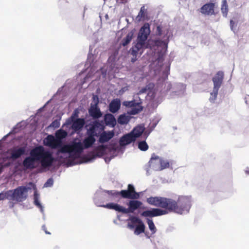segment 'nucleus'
Segmentation results:
<instances>
[{
  "instance_id": "obj_1",
  "label": "nucleus",
  "mask_w": 249,
  "mask_h": 249,
  "mask_svg": "<svg viewBox=\"0 0 249 249\" xmlns=\"http://www.w3.org/2000/svg\"><path fill=\"white\" fill-rule=\"evenodd\" d=\"M146 202L150 205L158 208L143 211L141 215L144 217H153L176 213V201L172 198L161 196H151L147 198Z\"/></svg>"
},
{
  "instance_id": "obj_2",
  "label": "nucleus",
  "mask_w": 249,
  "mask_h": 249,
  "mask_svg": "<svg viewBox=\"0 0 249 249\" xmlns=\"http://www.w3.org/2000/svg\"><path fill=\"white\" fill-rule=\"evenodd\" d=\"M36 161H39L42 167L47 168L52 165L54 158L51 152L46 150L42 146H38L31 151L30 156L24 160L23 165L26 169H33L36 168Z\"/></svg>"
},
{
  "instance_id": "obj_3",
  "label": "nucleus",
  "mask_w": 249,
  "mask_h": 249,
  "mask_svg": "<svg viewBox=\"0 0 249 249\" xmlns=\"http://www.w3.org/2000/svg\"><path fill=\"white\" fill-rule=\"evenodd\" d=\"M155 35L161 37L162 39L158 38L152 40V46H149V44H147L146 48L151 49L154 47H161L167 49L170 37L169 28L167 26L161 24H158L156 27Z\"/></svg>"
},
{
  "instance_id": "obj_4",
  "label": "nucleus",
  "mask_w": 249,
  "mask_h": 249,
  "mask_svg": "<svg viewBox=\"0 0 249 249\" xmlns=\"http://www.w3.org/2000/svg\"><path fill=\"white\" fill-rule=\"evenodd\" d=\"M176 203V213L181 214L189 212L191 206V199L189 196H179Z\"/></svg>"
},
{
  "instance_id": "obj_5",
  "label": "nucleus",
  "mask_w": 249,
  "mask_h": 249,
  "mask_svg": "<svg viewBox=\"0 0 249 249\" xmlns=\"http://www.w3.org/2000/svg\"><path fill=\"white\" fill-rule=\"evenodd\" d=\"M89 128L87 129V135H91L94 137H99L101 132L104 131L105 126L98 121L91 122L89 125Z\"/></svg>"
},
{
  "instance_id": "obj_6",
  "label": "nucleus",
  "mask_w": 249,
  "mask_h": 249,
  "mask_svg": "<svg viewBox=\"0 0 249 249\" xmlns=\"http://www.w3.org/2000/svg\"><path fill=\"white\" fill-rule=\"evenodd\" d=\"M150 32L149 24L145 23L139 31L137 41L145 44V41L150 34Z\"/></svg>"
},
{
  "instance_id": "obj_7",
  "label": "nucleus",
  "mask_w": 249,
  "mask_h": 249,
  "mask_svg": "<svg viewBox=\"0 0 249 249\" xmlns=\"http://www.w3.org/2000/svg\"><path fill=\"white\" fill-rule=\"evenodd\" d=\"M93 99L94 101V104L91 105L89 109V115L93 119H98L102 116V113L100 108L98 107L99 101L97 96L94 95Z\"/></svg>"
},
{
  "instance_id": "obj_8",
  "label": "nucleus",
  "mask_w": 249,
  "mask_h": 249,
  "mask_svg": "<svg viewBox=\"0 0 249 249\" xmlns=\"http://www.w3.org/2000/svg\"><path fill=\"white\" fill-rule=\"evenodd\" d=\"M28 189L25 186H19L14 190L12 194L13 199L21 202L26 198Z\"/></svg>"
},
{
  "instance_id": "obj_9",
  "label": "nucleus",
  "mask_w": 249,
  "mask_h": 249,
  "mask_svg": "<svg viewBox=\"0 0 249 249\" xmlns=\"http://www.w3.org/2000/svg\"><path fill=\"white\" fill-rule=\"evenodd\" d=\"M45 145L51 147L52 149H55L60 147L62 144V141L58 140L52 135H49L44 140Z\"/></svg>"
},
{
  "instance_id": "obj_10",
  "label": "nucleus",
  "mask_w": 249,
  "mask_h": 249,
  "mask_svg": "<svg viewBox=\"0 0 249 249\" xmlns=\"http://www.w3.org/2000/svg\"><path fill=\"white\" fill-rule=\"evenodd\" d=\"M123 105L128 107H131L130 114L131 115H135L139 113L142 110V107L140 103H136L135 100L131 101H124Z\"/></svg>"
},
{
  "instance_id": "obj_11",
  "label": "nucleus",
  "mask_w": 249,
  "mask_h": 249,
  "mask_svg": "<svg viewBox=\"0 0 249 249\" xmlns=\"http://www.w3.org/2000/svg\"><path fill=\"white\" fill-rule=\"evenodd\" d=\"M130 221L132 224H138L134 231L135 234L139 235L144 232L145 227L140 219L136 216H132L130 218Z\"/></svg>"
},
{
  "instance_id": "obj_12",
  "label": "nucleus",
  "mask_w": 249,
  "mask_h": 249,
  "mask_svg": "<svg viewBox=\"0 0 249 249\" xmlns=\"http://www.w3.org/2000/svg\"><path fill=\"white\" fill-rule=\"evenodd\" d=\"M161 157L153 153L148 162V167L155 171H159Z\"/></svg>"
},
{
  "instance_id": "obj_13",
  "label": "nucleus",
  "mask_w": 249,
  "mask_h": 249,
  "mask_svg": "<svg viewBox=\"0 0 249 249\" xmlns=\"http://www.w3.org/2000/svg\"><path fill=\"white\" fill-rule=\"evenodd\" d=\"M128 208H125L126 210L124 213H133L136 210L140 208L142 205V203L137 200H130L128 203Z\"/></svg>"
},
{
  "instance_id": "obj_14",
  "label": "nucleus",
  "mask_w": 249,
  "mask_h": 249,
  "mask_svg": "<svg viewBox=\"0 0 249 249\" xmlns=\"http://www.w3.org/2000/svg\"><path fill=\"white\" fill-rule=\"evenodd\" d=\"M145 44L137 41L136 44L133 46L130 49V53L133 55L134 57L132 58L131 61L134 62L137 59V56L138 54L140 53V54L142 53L141 50L144 47Z\"/></svg>"
},
{
  "instance_id": "obj_15",
  "label": "nucleus",
  "mask_w": 249,
  "mask_h": 249,
  "mask_svg": "<svg viewBox=\"0 0 249 249\" xmlns=\"http://www.w3.org/2000/svg\"><path fill=\"white\" fill-rule=\"evenodd\" d=\"M224 72L222 71H218L214 76L213 78V88L219 89L222 84L224 79Z\"/></svg>"
},
{
  "instance_id": "obj_16",
  "label": "nucleus",
  "mask_w": 249,
  "mask_h": 249,
  "mask_svg": "<svg viewBox=\"0 0 249 249\" xmlns=\"http://www.w3.org/2000/svg\"><path fill=\"white\" fill-rule=\"evenodd\" d=\"M71 121L72 123L71 127L74 132L80 131L85 124V119L83 118H76L74 120Z\"/></svg>"
},
{
  "instance_id": "obj_17",
  "label": "nucleus",
  "mask_w": 249,
  "mask_h": 249,
  "mask_svg": "<svg viewBox=\"0 0 249 249\" xmlns=\"http://www.w3.org/2000/svg\"><path fill=\"white\" fill-rule=\"evenodd\" d=\"M107 147L106 145H101L96 147L94 149V152H91L89 154L90 159H93L96 157H101L105 154L106 149Z\"/></svg>"
},
{
  "instance_id": "obj_18",
  "label": "nucleus",
  "mask_w": 249,
  "mask_h": 249,
  "mask_svg": "<svg viewBox=\"0 0 249 249\" xmlns=\"http://www.w3.org/2000/svg\"><path fill=\"white\" fill-rule=\"evenodd\" d=\"M136 140L135 136H133L131 132L122 136L120 140V145L122 146L126 145L134 142Z\"/></svg>"
},
{
  "instance_id": "obj_19",
  "label": "nucleus",
  "mask_w": 249,
  "mask_h": 249,
  "mask_svg": "<svg viewBox=\"0 0 249 249\" xmlns=\"http://www.w3.org/2000/svg\"><path fill=\"white\" fill-rule=\"evenodd\" d=\"M215 4L214 3H209L203 5V14L208 16L215 15L217 11H215Z\"/></svg>"
},
{
  "instance_id": "obj_20",
  "label": "nucleus",
  "mask_w": 249,
  "mask_h": 249,
  "mask_svg": "<svg viewBox=\"0 0 249 249\" xmlns=\"http://www.w3.org/2000/svg\"><path fill=\"white\" fill-rule=\"evenodd\" d=\"M114 135V132L113 130L107 132L103 131L99 135V142L102 143L107 142L112 138Z\"/></svg>"
},
{
  "instance_id": "obj_21",
  "label": "nucleus",
  "mask_w": 249,
  "mask_h": 249,
  "mask_svg": "<svg viewBox=\"0 0 249 249\" xmlns=\"http://www.w3.org/2000/svg\"><path fill=\"white\" fill-rule=\"evenodd\" d=\"M101 206L106 209L114 210L117 212H121L123 213H124V212H125L126 211L124 209V207L114 203H109L105 205H102Z\"/></svg>"
},
{
  "instance_id": "obj_22",
  "label": "nucleus",
  "mask_w": 249,
  "mask_h": 249,
  "mask_svg": "<svg viewBox=\"0 0 249 249\" xmlns=\"http://www.w3.org/2000/svg\"><path fill=\"white\" fill-rule=\"evenodd\" d=\"M104 121L106 125L114 127L116 124V120L113 115L107 113L104 116Z\"/></svg>"
},
{
  "instance_id": "obj_23",
  "label": "nucleus",
  "mask_w": 249,
  "mask_h": 249,
  "mask_svg": "<svg viewBox=\"0 0 249 249\" xmlns=\"http://www.w3.org/2000/svg\"><path fill=\"white\" fill-rule=\"evenodd\" d=\"M121 107V101L118 99H113L109 104V110L112 113L117 112Z\"/></svg>"
},
{
  "instance_id": "obj_24",
  "label": "nucleus",
  "mask_w": 249,
  "mask_h": 249,
  "mask_svg": "<svg viewBox=\"0 0 249 249\" xmlns=\"http://www.w3.org/2000/svg\"><path fill=\"white\" fill-rule=\"evenodd\" d=\"M104 192L108 196V201H119L120 197L119 191L116 190H105Z\"/></svg>"
},
{
  "instance_id": "obj_25",
  "label": "nucleus",
  "mask_w": 249,
  "mask_h": 249,
  "mask_svg": "<svg viewBox=\"0 0 249 249\" xmlns=\"http://www.w3.org/2000/svg\"><path fill=\"white\" fill-rule=\"evenodd\" d=\"M25 149L24 147H20L19 148H14L11 150V158L16 160L19 157L25 153Z\"/></svg>"
},
{
  "instance_id": "obj_26",
  "label": "nucleus",
  "mask_w": 249,
  "mask_h": 249,
  "mask_svg": "<svg viewBox=\"0 0 249 249\" xmlns=\"http://www.w3.org/2000/svg\"><path fill=\"white\" fill-rule=\"evenodd\" d=\"M71 153L74 152L75 154L79 155L82 152L84 147H83L82 144L80 142H74L71 145Z\"/></svg>"
},
{
  "instance_id": "obj_27",
  "label": "nucleus",
  "mask_w": 249,
  "mask_h": 249,
  "mask_svg": "<svg viewBox=\"0 0 249 249\" xmlns=\"http://www.w3.org/2000/svg\"><path fill=\"white\" fill-rule=\"evenodd\" d=\"M95 137L91 135H88V137L83 141L84 148H88L92 146L95 142Z\"/></svg>"
},
{
  "instance_id": "obj_28",
  "label": "nucleus",
  "mask_w": 249,
  "mask_h": 249,
  "mask_svg": "<svg viewBox=\"0 0 249 249\" xmlns=\"http://www.w3.org/2000/svg\"><path fill=\"white\" fill-rule=\"evenodd\" d=\"M144 128L142 126H137L135 127L131 132V134L133 136H135V138L136 140L137 138L140 137L142 133L143 132Z\"/></svg>"
},
{
  "instance_id": "obj_29",
  "label": "nucleus",
  "mask_w": 249,
  "mask_h": 249,
  "mask_svg": "<svg viewBox=\"0 0 249 249\" xmlns=\"http://www.w3.org/2000/svg\"><path fill=\"white\" fill-rule=\"evenodd\" d=\"M133 36V33L130 32L128 33L126 37L123 39L121 41V45L123 46H125L128 45L131 41Z\"/></svg>"
},
{
  "instance_id": "obj_30",
  "label": "nucleus",
  "mask_w": 249,
  "mask_h": 249,
  "mask_svg": "<svg viewBox=\"0 0 249 249\" xmlns=\"http://www.w3.org/2000/svg\"><path fill=\"white\" fill-rule=\"evenodd\" d=\"M119 196L124 198H131V199H137V196H135L134 195H131L129 193V191L126 190H123L121 191H119Z\"/></svg>"
},
{
  "instance_id": "obj_31",
  "label": "nucleus",
  "mask_w": 249,
  "mask_h": 249,
  "mask_svg": "<svg viewBox=\"0 0 249 249\" xmlns=\"http://www.w3.org/2000/svg\"><path fill=\"white\" fill-rule=\"evenodd\" d=\"M170 162L169 160H165L162 158L160 159L159 171L163 170L170 167Z\"/></svg>"
},
{
  "instance_id": "obj_32",
  "label": "nucleus",
  "mask_w": 249,
  "mask_h": 249,
  "mask_svg": "<svg viewBox=\"0 0 249 249\" xmlns=\"http://www.w3.org/2000/svg\"><path fill=\"white\" fill-rule=\"evenodd\" d=\"M129 117L125 114L120 115L118 118V123L120 124H127L129 121Z\"/></svg>"
},
{
  "instance_id": "obj_33",
  "label": "nucleus",
  "mask_w": 249,
  "mask_h": 249,
  "mask_svg": "<svg viewBox=\"0 0 249 249\" xmlns=\"http://www.w3.org/2000/svg\"><path fill=\"white\" fill-rule=\"evenodd\" d=\"M58 152L61 153H69L70 154V157H72L71 145L61 146V148L58 150Z\"/></svg>"
},
{
  "instance_id": "obj_34",
  "label": "nucleus",
  "mask_w": 249,
  "mask_h": 249,
  "mask_svg": "<svg viewBox=\"0 0 249 249\" xmlns=\"http://www.w3.org/2000/svg\"><path fill=\"white\" fill-rule=\"evenodd\" d=\"M67 135V133L64 130L60 129L56 132L55 137L58 140L62 141L61 140L65 138Z\"/></svg>"
},
{
  "instance_id": "obj_35",
  "label": "nucleus",
  "mask_w": 249,
  "mask_h": 249,
  "mask_svg": "<svg viewBox=\"0 0 249 249\" xmlns=\"http://www.w3.org/2000/svg\"><path fill=\"white\" fill-rule=\"evenodd\" d=\"M146 14V9L143 5L141 7L140 12L137 17V18L139 20H141L142 18H144Z\"/></svg>"
},
{
  "instance_id": "obj_36",
  "label": "nucleus",
  "mask_w": 249,
  "mask_h": 249,
  "mask_svg": "<svg viewBox=\"0 0 249 249\" xmlns=\"http://www.w3.org/2000/svg\"><path fill=\"white\" fill-rule=\"evenodd\" d=\"M127 191H129V193H130L131 195H134L135 196H137V199L139 197V194L135 191L134 187L132 184H129L128 185Z\"/></svg>"
},
{
  "instance_id": "obj_37",
  "label": "nucleus",
  "mask_w": 249,
  "mask_h": 249,
  "mask_svg": "<svg viewBox=\"0 0 249 249\" xmlns=\"http://www.w3.org/2000/svg\"><path fill=\"white\" fill-rule=\"evenodd\" d=\"M147 223L150 230L152 233H155L157 231L156 228L152 220L147 218Z\"/></svg>"
},
{
  "instance_id": "obj_38",
  "label": "nucleus",
  "mask_w": 249,
  "mask_h": 249,
  "mask_svg": "<svg viewBox=\"0 0 249 249\" xmlns=\"http://www.w3.org/2000/svg\"><path fill=\"white\" fill-rule=\"evenodd\" d=\"M218 90L219 89H215L214 88H213V92L211 93L210 97L209 98V100L211 102H214V101L216 99Z\"/></svg>"
},
{
  "instance_id": "obj_39",
  "label": "nucleus",
  "mask_w": 249,
  "mask_h": 249,
  "mask_svg": "<svg viewBox=\"0 0 249 249\" xmlns=\"http://www.w3.org/2000/svg\"><path fill=\"white\" fill-rule=\"evenodd\" d=\"M138 148L141 150L145 151L148 149V145L145 141H141L138 143Z\"/></svg>"
},
{
  "instance_id": "obj_40",
  "label": "nucleus",
  "mask_w": 249,
  "mask_h": 249,
  "mask_svg": "<svg viewBox=\"0 0 249 249\" xmlns=\"http://www.w3.org/2000/svg\"><path fill=\"white\" fill-rule=\"evenodd\" d=\"M221 12L223 16L226 17L228 12V5L225 0L223 1L221 6Z\"/></svg>"
},
{
  "instance_id": "obj_41",
  "label": "nucleus",
  "mask_w": 249,
  "mask_h": 249,
  "mask_svg": "<svg viewBox=\"0 0 249 249\" xmlns=\"http://www.w3.org/2000/svg\"><path fill=\"white\" fill-rule=\"evenodd\" d=\"M79 111L78 109H75L71 117V120H74L78 117Z\"/></svg>"
},
{
  "instance_id": "obj_42",
  "label": "nucleus",
  "mask_w": 249,
  "mask_h": 249,
  "mask_svg": "<svg viewBox=\"0 0 249 249\" xmlns=\"http://www.w3.org/2000/svg\"><path fill=\"white\" fill-rule=\"evenodd\" d=\"M53 180L52 178H49L46 183L44 184V186L46 187H51L53 185Z\"/></svg>"
},
{
  "instance_id": "obj_43",
  "label": "nucleus",
  "mask_w": 249,
  "mask_h": 249,
  "mask_svg": "<svg viewBox=\"0 0 249 249\" xmlns=\"http://www.w3.org/2000/svg\"><path fill=\"white\" fill-rule=\"evenodd\" d=\"M59 122L56 120L53 121L50 125L51 126L53 127L54 128H58L59 127Z\"/></svg>"
},
{
  "instance_id": "obj_44",
  "label": "nucleus",
  "mask_w": 249,
  "mask_h": 249,
  "mask_svg": "<svg viewBox=\"0 0 249 249\" xmlns=\"http://www.w3.org/2000/svg\"><path fill=\"white\" fill-rule=\"evenodd\" d=\"M34 203L36 206L40 208L41 211H42V206L41 204L39 203L38 200V198L37 197H34Z\"/></svg>"
},
{
  "instance_id": "obj_45",
  "label": "nucleus",
  "mask_w": 249,
  "mask_h": 249,
  "mask_svg": "<svg viewBox=\"0 0 249 249\" xmlns=\"http://www.w3.org/2000/svg\"><path fill=\"white\" fill-rule=\"evenodd\" d=\"M5 198V195L2 193L0 194V200H3Z\"/></svg>"
},
{
  "instance_id": "obj_46",
  "label": "nucleus",
  "mask_w": 249,
  "mask_h": 249,
  "mask_svg": "<svg viewBox=\"0 0 249 249\" xmlns=\"http://www.w3.org/2000/svg\"><path fill=\"white\" fill-rule=\"evenodd\" d=\"M117 1L120 3H125L127 2L128 0H117Z\"/></svg>"
},
{
  "instance_id": "obj_47",
  "label": "nucleus",
  "mask_w": 249,
  "mask_h": 249,
  "mask_svg": "<svg viewBox=\"0 0 249 249\" xmlns=\"http://www.w3.org/2000/svg\"><path fill=\"white\" fill-rule=\"evenodd\" d=\"M128 226L131 229H133L134 228V226L133 225L128 224Z\"/></svg>"
},
{
  "instance_id": "obj_48",
  "label": "nucleus",
  "mask_w": 249,
  "mask_h": 249,
  "mask_svg": "<svg viewBox=\"0 0 249 249\" xmlns=\"http://www.w3.org/2000/svg\"><path fill=\"white\" fill-rule=\"evenodd\" d=\"M37 197V198H38V195L36 193H35L34 194V197Z\"/></svg>"
},
{
  "instance_id": "obj_49",
  "label": "nucleus",
  "mask_w": 249,
  "mask_h": 249,
  "mask_svg": "<svg viewBox=\"0 0 249 249\" xmlns=\"http://www.w3.org/2000/svg\"><path fill=\"white\" fill-rule=\"evenodd\" d=\"M44 231H45L46 233L50 234V233L49 232L47 231V230H45Z\"/></svg>"
},
{
  "instance_id": "obj_50",
  "label": "nucleus",
  "mask_w": 249,
  "mask_h": 249,
  "mask_svg": "<svg viewBox=\"0 0 249 249\" xmlns=\"http://www.w3.org/2000/svg\"><path fill=\"white\" fill-rule=\"evenodd\" d=\"M200 10L201 12H202V7H201L200 9Z\"/></svg>"
}]
</instances>
